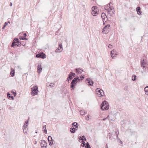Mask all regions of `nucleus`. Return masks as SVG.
<instances>
[{
	"mask_svg": "<svg viewBox=\"0 0 148 148\" xmlns=\"http://www.w3.org/2000/svg\"><path fill=\"white\" fill-rule=\"evenodd\" d=\"M80 81L81 79L78 77H76L74 78L71 83V88L73 90L75 88V84H76L77 82H79Z\"/></svg>",
	"mask_w": 148,
	"mask_h": 148,
	"instance_id": "obj_1",
	"label": "nucleus"
},
{
	"mask_svg": "<svg viewBox=\"0 0 148 148\" xmlns=\"http://www.w3.org/2000/svg\"><path fill=\"white\" fill-rule=\"evenodd\" d=\"M109 108V105L108 103L106 101H103L101 105V109L102 110H108Z\"/></svg>",
	"mask_w": 148,
	"mask_h": 148,
	"instance_id": "obj_2",
	"label": "nucleus"
},
{
	"mask_svg": "<svg viewBox=\"0 0 148 148\" xmlns=\"http://www.w3.org/2000/svg\"><path fill=\"white\" fill-rule=\"evenodd\" d=\"M38 87L37 86H34L31 88V94L33 96H34L38 92Z\"/></svg>",
	"mask_w": 148,
	"mask_h": 148,
	"instance_id": "obj_3",
	"label": "nucleus"
},
{
	"mask_svg": "<svg viewBox=\"0 0 148 148\" xmlns=\"http://www.w3.org/2000/svg\"><path fill=\"white\" fill-rule=\"evenodd\" d=\"M96 92L99 96V97L101 96H103L104 95V92L103 90H99V88H97L96 90Z\"/></svg>",
	"mask_w": 148,
	"mask_h": 148,
	"instance_id": "obj_4",
	"label": "nucleus"
},
{
	"mask_svg": "<svg viewBox=\"0 0 148 148\" xmlns=\"http://www.w3.org/2000/svg\"><path fill=\"white\" fill-rule=\"evenodd\" d=\"M93 16H96L99 14V11L96 6H93Z\"/></svg>",
	"mask_w": 148,
	"mask_h": 148,
	"instance_id": "obj_5",
	"label": "nucleus"
},
{
	"mask_svg": "<svg viewBox=\"0 0 148 148\" xmlns=\"http://www.w3.org/2000/svg\"><path fill=\"white\" fill-rule=\"evenodd\" d=\"M36 57L37 58H41L44 59L46 57L45 54L43 52L36 54Z\"/></svg>",
	"mask_w": 148,
	"mask_h": 148,
	"instance_id": "obj_6",
	"label": "nucleus"
},
{
	"mask_svg": "<svg viewBox=\"0 0 148 148\" xmlns=\"http://www.w3.org/2000/svg\"><path fill=\"white\" fill-rule=\"evenodd\" d=\"M62 44L60 43L59 44V47L58 48L56 49L55 52H60L62 51Z\"/></svg>",
	"mask_w": 148,
	"mask_h": 148,
	"instance_id": "obj_7",
	"label": "nucleus"
},
{
	"mask_svg": "<svg viewBox=\"0 0 148 148\" xmlns=\"http://www.w3.org/2000/svg\"><path fill=\"white\" fill-rule=\"evenodd\" d=\"M140 63L141 67L145 68L147 64V61L143 59L140 61Z\"/></svg>",
	"mask_w": 148,
	"mask_h": 148,
	"instance_id": "obj_8",
	"label": "nucleus"
},
{
	"mask_svg": "<svg viewBox=\"0 0 148 148\" xmlns=\"http://www.w3.org/2000/svg\"><path fill=\"white\" fill-rule=\"evenodd\" d=\"M40 145L42 147L46 148V147L47 146V143L45 140H41Z\"/></svg>",
	"mask_w": 148,
	"mask_h": 148,
	"instance_id": "obj_9",
	"label": "nucleus"
},
{
	"mask_svg": "<svg viewBox=\"0 0 148 148\" xmlns=\"http://www.w3.org/2000/svg\"><path fill=\"white\" fill-rule=\"evenodd\" d=\"M48 140L49 141V145H52L53 143L52 141V137L50 136H49L48 138Z\"/></svg>",
	"mask_w": 148,
	"mask_h": 148,
	"instance_id": "obj_10",
	"label": "nucleus"
},
{
	"mask_svg": "<svg viewBox=\"0 0 148 148\" xmlns=\"http://www.w3.org/2000/svg\"><path fill=\"white\" fill-rule=\"evenodd\" d=\"M37 72L38 73H40L42 69V67L40 64H38L37 66Z\"/></svg>",
	"mask_w": 148,
	"mask_h": 148,
	"instance_id": "obj_11",
	"label": "nucleus"
},
{
	"mask_svg": "<svg viewBox=\"0 0 148 148\" xmlns=\"http://www.w3.org/2000/svg\"><path fill=\"white\" fill-rule=\"evenodd\" d=\"M115 51L114 50H112L110 53L111 56L112 58H113L115 57L116 55L117 54L115 53Z\"/></svg>",
	"mask_w": 148,
	"mask_h": 148,
	"instance_id": "obj_12",
	"label": "nucleus"
},
{
	"mask_svg": "<svg viewBox=\"0 0 148 148\" xmlns=\"http://www.w3.org/2000/svg\"><path fill=\"white\" fill-rule=\"evenodd\" d=\"M76 72L77 73L80 74L82 73L83 71L80 69H76Z\"/></svg>",
	"mask_w": 148,
	"mask_h": 148,
	"instance_id": "obj_13",
	"label": "nucleus"
},
{
	"mask_svg": "<svg viewBox=\"0 0 148 148\" xmlns=\"http://www.w3.org/2000/svg\"><path fill=\"white\" fill-rule=\"evenodd\" d=\"M140 7L138 6L136 8V11L138 14L140 15L141 14V12L140 11Z\"/></svg>",
	"mask_w": 148,
	"mask_h": 148,
	"instance_id": "obj_14",
	"label": "nucleus"
},
{
	"mask_svg": "<svg viewBox=\"0 0 148 148\" xmlns=\"http://www.w3.org/2000/svg\"><path fill=\"white\" fill-rule=\"evenodd\" d=\"M90 79H86V80L87 81L88 83V84L90 86H92V81L90 80Z\"/></svg>",
	"mask_w": 148,
	"mask_h": 148,
	"instance_id": "obj_15",
	"label": "nucleus"
},
{
	"mask_svg": "<svg viewBox=\"0 0 148 148\" xmlns=\"http://www.w3.org/2000/svg\"><path fill=\"white\" fill-rule=\"evenodd\" d=\"M72 125H73V127L74 128V127L75 128H78V126L77 125V123L76 122H74L72 123Z\"/></svg>",
	"mask_w": 148,
	"mask_h": 148,
	"instance_id": "obj_16",
	"label": "nucleus"
},
{
	"mask_svg": "<svg viewBox=\"0 0 148 148\" xmlns=\"http://www.w3.org/2000/svg\"><path fill=\"white\" fill-rule=\"evenodd\" d=\"M76 130V129L73 127V128H71L70 129V131L71 133H74L75 132V130Z\"/></svg>",
	"mask_w": 148,
	"mask_h": 148,
	"instance_id": "obj_17",
	"label": "nucleus"
},
{
	"mask_svg": "<svg viewBox=\"0 0 148 148\" xmlns=\"http://www.w3.org/2000/svg\"><path fill=\"white\" fill-rule=\"evenodd\" d=\"M144 90L145 94L148 95V86L146 87L145 88Z\"/></svg>",
	"mask_w": 148,
	"mask_h": 148,
	"instance_id": "obj_18",
	"label": "nucleus"
},
{
	"mask_svg": "<svg viewBox=\"0 0 148 148\" xmlns=\"http://www.w3.org/2000/svg\"><path fill=\"white\" fill-rule=\"evenodd\" d=\"M27 125L24 124L23 126V132L25 134V133H27V132H25V129H26V127H27Z\"/></svg>",
	"mask_w": 148,
	"mask_h": 148,
	"instance_id": "obj_19",
	"label": "nucleus"
},
{
	"mask_svg": "<svg viewBox=\"0 0 148 148\" xmlns=\"http://www.w3.org/2000/svg\"><path fill=\"white\" fill-rule=\"evenodd\" d=\"M107 10L108 11L107 12L108 14H110L111 16H112L114 13V11H113L110 10Z\"/></svg>",
	"mask_w": 148,
	"mask_h": 148,
	"instance_id": "obj_20",
	"label": "nucleus"
},
{
	"mask_svg": "<svg viewBox=\"0 0 148 148\" xmlns=\"http://www.w3.org/2000/svg\"><path fill=\"white\" fill-rule=\"evenodd\" d=\"M19 40L17 38H15L13 41V42H15V44L17 43H19Z\"/></svg>",
	"mask_w": 148,
	"mask_h": 148,
	"instance_id": "obj_21",
	"label": "nucleus"
},
{
	"mask_svg": "<svg viewBox=\"0 0 148 148\" xmlns=\"http://www.w3.org/2000/svg\"><path fill=\"white\" fill-rule=\"evenodd\" d=\"M110 26L109 25H106L105 27H104L103 29L102 30V32H104L105 30V29H106V28H109V27Z\"/></svg>",
	"mask_w": 148,
	"mask_h": 148,
	"instance_id": "obj_22",
	"label": "nucleus"
},
{
	"mask_svg": "<svg viewBox=\"0 0 148 148\" xmlns=\"http://www.w3.org/2000/svg\"><path fill=\"white\" fill-rule=\"evenodd\" d=\"M7 96L9 99L11 98L12 99H14L13 97L12 96H11L8 93H7Z\"/></svg>",
	"mask_w": 148,
	"mask_h": 148,
	"instance_id": "obj_23",
	"label": "nucleus"
},
{
	"mask_svg": "<svg viewBox=\"0 0 148 148\" xmlns=\"http://www.w3.org/2000/svg\"><path fill=\"white\" fill-rule=\"evenodd\" d=\"M13 71H12L11 72L10 74L11 75V76L13 77L14 75L15 72H14V70H13Z\"/></svg>",
	"mask_w": 148,
	"mask_h": 148,
	"instance_id": "obj_24",
	"label": "nucleus"
},
{
	"mask_svg": "<svg viewBox=\"0 0 148 148\" xmlns=\"http://www.w3.org/2000/svg\"><path fill=\"white\" fill-rule=\"evenodd\" d=\"M70 74L73 77H74L75 76V73H73L72 72H71L70 73Z\"/></svg>",
	"mask_w": 148,
	"mask_h": 148,
	"instance_id": "obj_25",
	"label": "nucleus"
},
{
	"mask_svg": "<svg viewBox=\"0 0 148 148\" xmlns=\"http://www.w3.org/2000/svg\"><path fill=\"white\" fill-rule=\"evenodd\" d=\"M136 76L135 75H133L132 77V79L133 81H135L136 80Z\"/></svg>",
	"mask_w": 148,
	"mask_h": 148,
	"instance_id": "obj_26",
	"label": "nucleus"
},
{
	"mask_svg": "<svg viewBox=\"0 0 148 148\" xmlns=\"http://www.w3.org/2000/svg\"><path fill=\"white\" fill-rule=\"evenodd\" d=\"M68 79H69L70 80H71L73 78V77L71 75L69 74V75L68 76Z\"/></svg>",
	"mask_w": 148,
	"mask_h": 148,
	"instance_id": "obj_27",
	"label": "nucleus"
},
{
	"mask_svg": "<svg viewBox=\"0 0 148 148\" xmlns=\"http://www.w3.org/2000/svg\"><path fill=\"white\" fill-rule=\"evenodd\" d=\"M7 23L6 22H5L4 24V25L3 27H2V29H4L5 27L7 26Z\"/></svg>",
	"mask_w": 148,
	"mask_h": 148,
	"instance_id": "obj_28",
	"label": "nucleus"
},
{
	"mask_svg": "<svg viewBox=\"0 0 148 148\" xmlns=\"http://www.w3.org/2000/svg\"><path fill=\"white\" fill-rule=\"evenodd\" d=\"M16 46V44L15 43V42H13L12 43V44L11 45V47H15V46Z\"/></svg>",
	"mask_w": 148,
	"mask_h": 148,
	"instance_id": "obj_29",
	"label": "nucleus"
},
{
	"mask_svg": "<svg viewBox=\"0 0 148 148\" xmlns=\"http://www.w3.org/2000/svg\"><path fill=\"white\" fill-rule=\"evenodd\" d=\"M86 143L84 142H83L81 144V146L82 147H86Z\"/></svg>",
	"mask_w": 148,
	"mask_h": 148,
	"instance_id": "obj_30",
	"label": "nucleus"
},
{
	"mask_svg": "<svg viewBox=\"0 0 148 148\" xmlns=\"http://www.w3.org/2000/svg\"><path fill=\"white\" fill-rule=\"evenodd\" d=\"M82 140L83 141H86V138H85L84 136L83 135L82 136Z\"/></svg>",
	"mask_w": 148,
	"mask_h": 148,
	"instance_id": "obj_31",
	"label": "nucleus"
},
{
	"mask_svg": "<svg viewBox=\"0 0 148 148\" xmlns=\"http://www.w3.org/2000/svg\"><path fill=\"white\" fill-rule=\"evenodd\" d=\"M16 46H17V47H20L21 46V43L19 42V43H18L16 44Z\"/></svg>",
	"mask_w": 148,
	"mask_h": 148,
	"instance_id": "obj_32",
	"label": "nucleus"
},
{
	"mask_svg": "<svg viewBox=\"0 0 148 148\" xmlns=\"http://www.w3.org/2000/svg\"><path fill=\"white\" fill-rule=\"evenodd\" d=\"M54 84L51 83L49 85V86L51 87H52L54 86Z\"/></svg>",
	"mask_w": 148,
	"mask_h": 148,
	"instance_id": "obj_33",
	"label": "nucleus"
},
{
	"mask_svg": "<svg viewBox=\"0 0 148 148\" xmlns=\"http://www.w3.org/2000/svg\"><path fill=\"white\" fill-rule=\"evenodd\" d=\"M80 114L82 115H83L84 114L85 112H83L82 111H80Z\"/></svg>",
	"mask_w": 148,
	"mask_h": 148,
	"instance_id": "obj_34",
	"label": "nucleus"
},
{
	"mask_svg": "<svg viewBox=\"0 0 148 148\" xmlns=\"http://www.w3.org/2000/svg\"><path fill=\"white\" fill-rule=\"evenodd\" d=\"M20 39L21 40H24V39H26V38H24V37L21 36L20 38Z\"/></svg>",
	"mask_w": 148,
	"mask_h": 148,
	"instance_id": "obj_35",
	"label": "nucleus"
},
{
	"mask_svg": "<svg viewBox=\"0 0 148 148\" xmlns=\"http://www.w3.org/2000/svg\"><path fill=\"white\" fill-rule=\"evenodd\" d=\"M105 15V14L104 13H102V14L101 15V17L102 18H103V16L104 17L105 16H106Z\"/></svg>",
	"mask_w": 148,
	"mask_h": 148,
	"instance_id": "obj_36",
	"label": "nucleus"
},
{
	"mask_svg": "<svg viewBox=\"0 0 148 148\" xmlns=\"http://www.w3.org/2000/svg\"><path fill=\"white\" fill-rule=\"evenodd\" d=\"M115 134L116 135V137L118 138V134H119V132H115Z\"/></svg>",
	"mask_w": 148,
	"mask_h": 148,
	"instance_id": "obj_37",
	"label": "nucleus"
},
{
	"mask_svg": "<svg viewBox=\"0 0 148 148\" xmlns=\"http://www.w3.org/2000/svg\"><path fill=\"white\" fill-rule=\"evenodd\" d=\"M8 109H9L10 110H13V108L11 106H10L8 108Z\"/></svg>",
	"mask_w": 148,
	"mask_h": 148,
	"instance_id": "obj_38",
	"label": "nucleus"
},
{
	"mask_svg": "<svg viewBox=\"0 0 148 148\" xmlns=\"http://www.w3.org/2000/svg\"><path fill=\"white\" fill-rule=\"evenodd\" d=\"M86 146L89 147L90 145H89V144L88 142H87L86 143Z\"/></svg>",
	"mask_w": 148,
	"mask_h": 148,
	"instance_id": "obj_39",
	"label": "nucleus"
},
{
	"mask_svg": "<svg viewBox=\"0 0 148 148\" xmlns=\"http://www.w3.org/2000/svg\"><path fill=\"white\" fill-rule=\"evenodd\" d=\"M46 125H45L43 126L42 129L44 130V129H45V128H46Z\"/></svg>",
	"mask_w": 148,
	"mask_h": 148,
	"instance_id": "obj_40",
	"label": "nucleus"
},
{
	"mask_svg": "<svg viewBox=\"0 0 148 148\" xmlns=\"http://www.w3.org/2000/svg\"><path fill=\"white\" fill-rule=\"evenodd\" d=\"M82 136L79 137L78 138L79 139L81 140H82Z\"/></svg>",
	"mask_w": 148,
	"mask_h": 148,
	"instance_id": "obj_41",
	"label": "nucleus"
},
{
	"mask_svg": "<svg viewBox=\"0 0 148 148\" xmlns=\"http://www.w3.org/2000/svg\"><path fill=\"white\" fill-rule=\"evenodd\" d=\"M80 78L82 80L84 78V76L81 75L80 77Z\"/></svg>",
	"mask_w": 148,
	"mask_h": 148,
	"instance_id": "obj_42",
	"label": "nucleus"
},
{
	"mask_svg": "<svg viewBox=\"0 0 148 148\" xmlns=\"http://www.w3.org/2000/svg\"><path fill=\"white\" fill-rule=\"evenodd\" d=\"M44 132H45V134H47V129L46 128H45V129H44Z\"/></svg>",
	"mask_w": 148,
	"mask_h": 148,
	"instance_id": "obj_43",
	"label": "nucleus"
},
{
	"mask_svg": "<svg viewBox=\"0 0 148 148\" xmlns=\"http://www.w3.org/2000/svg\"><path fill=\"white\" fill-rule=\"evenodd\" d=\"M28 123V121H25L24 124L27 125V124Z\"/></svg>",
	"mask_w": 148,
	"mask_h": 148,
	"instance_id": "obj_44",
	"label": "nucleus"
},
{
	"mask_svg": "<svg viewBox=\"0 0 148 148\" xmlns=\"http://www.w3.org/2000/svg\"><path fill=\"white\" fill-rule=\"evenodd\" d=\"M36 140H34V141L33 142V143L34 144H36Z\"/></svg>",
	"mask_w": 148,
	"mask_h": 148,
	"instance_id": "obj_45",
	"label": "nucleus"
},
{
	"mask_svg": "<svg viewBox=\"0 0 148 148\" xmlns=\"http://www.w3.org/2000/svg\"><path fill=\"white\" fill-rule=\"evenodd\" d=\"M23 35L24 36V37H25L27 36L26 34L25 33H24Z\"/></svg>",
	"mask_w": 148,
	"mask_h": 148,
	"instance_id": "obj_46",
	"label": "nucleus"
},
{
	"mask_svg": "<svg viewBox=\"0 0 148 148\" xmlns=\"http://www.w3.org/2000/svg\"><path fill=\"white\" fill-rule=\"evenodd\" d=\"M110 8L111 10H112V9H114L113 7H110Z\"/></svg>",
	"mask_w": 148,
	"mask_h": 148,
	"instance_id": "obj_47",
	"label": "nucleus"
},
{
	"mask_svg": "<svg viewBox=\"0 0 148 148\" xmlns=\"http://www.w3.org/2000/svg\"><path fill=\"white\" fill-rule=\"evenodd\" d=\"M70 80L69 79H68V77L67 78V79L66 80L68 82H69V80Z\"/></svg>",
	"mask_w": 148,
	"mask_h": 148,
	"instance_id": "obj_48",
	"label": "nucleus"
},
{
	"mask_svg": "<svg viewBox=\"0 0 148 148\" xmlns=\"http://www.w3.org/2000/svg\"><path fill=\"white\" fill-rule=\"evenodd\" d=\"M12 3L10 2V6H12Z\"/></svg>",
	"mask_w": 148,
	"mask_h": 148,
	"instance_id": "obj_49",
	"label": "nucleus"
},
{
	"mask_svg": "<svg viewBox=\"0 0 148 148\" xmlns=\"http://www.w3.org/2000/svg\"><path fill=\"white\" fill-rule=\"evenodd\" d=\"M13 94L14 96H15L16 95V92H14L13 93Z\"/></svg>",
	"mask_w": 148,
	"mask_h": 148,
	"instance_id": "obj_50",
	"label": "nucleus"
},
{
	"mask_svg": "<svg viewBox=\"0 0 148 148\" xmlns=\"http://www.w3.org/2000/svg\"><path fill=\"white\" fill-rule=\"evenodd\" d=\"M91 9H92V11L91 12V13L92 14V7L91 8Z\"/></svg>",
	"mask_w": 148,
	"mask_h": 148,
	"instance_id": "obj_51",
	"label": "nucleus"
},
{
	"mask_svg": "<svg viewBox=\"0 0 148 148\" xmlns=\"http://www.w3.org/2000/svg\"><path fill=\"white\" fill-rule=\"evenodd\" d=\"M89 115H88V116H87V119H87V118H88V120H89Z\"/></svg>",
	"mask_w": 148,
	"mask_h": 148,
	"instance_id": "obj_52",
	"label": "nucleus"
},
{
	"mask_svg": "<svg viewBox=\"0 0 148 148\" xmlns=\"http://www.w3.org/2000/svg\"><path fill=\"white\" fill-rule=\"evenodd\" d=\"M107 119V118H105L103 119V120H105L106 119Z\"/></svg>",
	"mask_w": 148,
	"mask_h": 148,
	"instance_id": "obj_53",
	"label": "nucleus"
},
{
	"mask_svg": "<svg viewBox=\"0 0 148 148\" xmlns=\"http://www.w3.org/2000/svg\"><path fill=\"white\" fill-rule=\"evenodd\" d=\"M120 142H121V143L122 144V142L121 141V140H120Z\"/></svg>",
	"mask_w": 148,
	"mask_h": 148,
	"instance_id": "obj_54",
	"label": "nucleus"
},
{
	"mask_svg": "<svg viewBox=\"0 0 148 148\" xmlns=\"http://www.w3.org/2000/svg\"><path fill=\"white\" fill-rule=\"evenodd\" d=\"M85 147H86L85 148H89L88 147L86 146Z\"/></svg>",
	"mask_w": 148,
	"mask_h": 148,
	"instance_id": "obj_55",
	"label": "nucleus"
},
{
	"mask_svg": "<svg viewBox=\"0 0 148 148\" xmlns=\"http://www.w3.org/2000/svg\"><path fill=\"white\" fill-rule=\"evenodd\" d=\"M44 123H45V122H43V124H44Z\"/></svg>",
	"mask_w": 148,
	"mask_h": 148,
	"instance_id": "obj_56",
	"label": "nucleus"
},
{
	"mask_svg": "<svg viewBox=\"0 0 148 148\" xmlns=\"http://www.w3.org/2000/svg\"><path fill=\"white\" fill-rule=\"evenodd\" d=\"M8 23H10V22L8 21Z\"/></svg>",
	"mask_w": 148,
	"mask_h": 148,
	"instance_id": "obj_57",
	"label": "nucleus"
},
{
	"mask_svg": "<svg viewBox=\"0 0 148 148\" xmlns=\"http://www.w3.org/2000/svg\"><path fill=\"white\" fill-rule=\"evenodd\" d=\"M88 148H91V147H90V146Z\"/></svg>",
	"mask_w": 148,
	"mask_h": 148,
	"instance_id": "obj_58",
	"label": "nucleus"
},
{
	"mask_svg": "<svg viewBox=\"0 0 148 148\" xmlns=\"http://www.w3.org/2000/svg\"><path fill=\"white\" fill-rule=\"evenodd\" d=\"M25 129V130H26ZM25 132H26V131L25 130Z\"/></svg>",
	"mask_w": 148,
	"mask_h": 148,
	"instance_id": "obj_59",
	"label": "nucleus"
},
{
	"mask_svg": "<svg viewBox=\"0 0 148 148\" xmlns=\"http://www.w3.org/2000/svg\"><path fill=\"white\" fill-rule=\"evenodd\" d=\"M109 45H110L112 46L110 44H109Z\"/></svg>",
	"mask_w": 148,
	"mask_h": 148,
	"instance_id": "obj_60",
	"label": "nucleus"
},
{
	"mask_svg": "<svg viewBox=\"0 0 148 148\" xmlns=\"http://www.w3.org/2000/svg\"><path fill=\"white\" fill-rule=\"evenodd\" d=\"M108 47H109V48H110V47H109V46H108Z\"/></svg>",
	"mask_w": 148,
	"mask_h": 148,
	"instance_id": "obj_61",
	"label": "nucleus"
}]
</instances>
